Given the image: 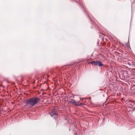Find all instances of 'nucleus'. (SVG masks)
<instances>
[{"mask_svg":"<svg viewBox=\"0 0 135 135\" xmlns=\"http://www.w3.org/2000/svg\"><path fill=\"white\" fill-rule=\"evenodd\" d=\"M40 100V98H38L33 97L30 98L26 101L25 104L29 106L33 107L38 103Z\"/></svg>","mask_w":135,"mask_h":135,"instance_id":"1","label":"nucleus"},{"mask_svg":"<svg viewBox=\"0 0 135 135\" xmlns=\"http://www.w3.org/2000/svg\"><path fill=\"white\" fill-rule=\"evenodd\" d=\"M99 61H93L89 62V63L95 66H98Z\"/></svg>","mask_w":135,"mask_h":135,"instance_id":"2","label":"nucleus"},{"mask_svg":"<svg viewBox=\"0 0 135 135\" xmlns=\"http://www.w3.org/2000/svg\"><path fill=\"white\" fill-rule=\"evenodd\" d=\"M69 102L71 103L72 104H74L75 105L77 106H79L80 105L76 103L75 102V101L73 99H70L69 101Z\"/></svg>","mask_w":135,"mask_h":135,"instance_id":"3","label":"nucleus"},{"mask_svg":"<svg viewBox=\"0 0 135 135\" xmlns=\"http://www.w3.org/2000/svg\"><path fill=\"white\" fill-rule=\"evenodd\" d=\"M128 73V71H125L123 72V75L124 78L128 77V76L126 75Z\"/></svg>","mask_w":135,"mask_h":135,"instance_id":"4","label":"nucleus"},{"mask_svg":"<svg viewBox=\"0 0 135 135\" xmlns=\"http://www.w3.org/2000/svg\"><path fill=\"white\" fill-rule=\"evenodd\" d=\"M51 117H52L54 115H57V113L54 111H52L51 112L50 114Z\"/></svg>","mask_w":135,"mask_h":135,"instance_id":"5","label":"nucleus"},{"mask_svg":"<svg viewBox=\"0 0 135 135\" xmlns=\"http://www.w3.org/2000/svg\"><path fill=\"white\" fill-rule=\"evenodd\" d=\"M103 65V64L100 61H99L98 66H101Z\"/></svg>","mask_w":135,"mask_h":135,"instance_id":"6","label":"nucleus"},{"mask_svg":"<svg viewBox=\"0 0 135 135\" xmlns=\"http://www.w3.org/2000/svg\"><path fill=\"white\" fill-rule=\"evenodd\" d=\"M127 64L129 65L130 66H131V67H133V66H134V65H133V64L130 63L129 62H127Z\"/></svg>","mask_w":135,"mask_h":135,"instance_id":"7","label":"nucleus"},{"mask_svg":"<svg viewBox=\"0 0 135 135\" xmlns=\"http://www.w3.org/2000/svg\"><path fill=\"white\" fill-rule=\"evenodd\" d=\"M128 44H127L126 45V46L128 47L129 46V40H128Z\"/></svg>","mask_w":135,"mask_h":135,"instance_id":"8","label":"nucleus"},{"mask_svg":"<svg viewBox=\"0 0 135 135\" xmlns=\"http://www.w3.org/2000/svg\"><path fill=\"white\" fill-rule=\"evenodd\" d=\"M55 110V108H54L53 109V111H54Z\"/></svg>","mask_w":135,"mask_h":135,"instance_id":"9","label":"nucleus"},{"mask_svg":"<svg viewBox=\"0 0 135 135\" xmlns=\"http://www.w3.org/2000/svg\"><path fill=\"white\" fill-rule=\"evenodd\" d=\"M83 6H81V8H83Z\"/></svg>","mask_w":135,"mask_h":135,"instance_id":"10","label":"nucleus"},{"mask_svg":"<svg viewBox=\"0 0 135 135\" xmlns=\"http://www.w3.org/2000/svg\"><path fill=\"white\" fill-rule=\"evenodd\" d=\"M129 103H130L131 102H130L129 101Z\"/></svg>","mask_w":135,"mask_h":135,"instance_id":"11","label":"nucleus"}]
</instances>
